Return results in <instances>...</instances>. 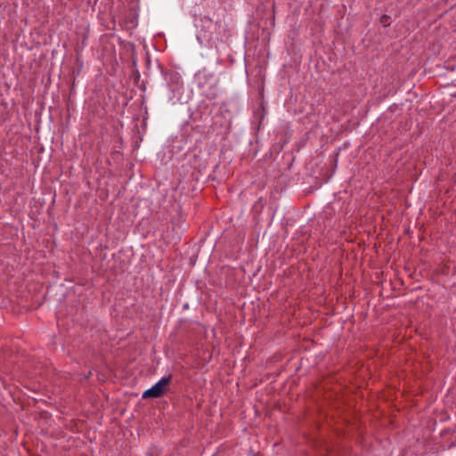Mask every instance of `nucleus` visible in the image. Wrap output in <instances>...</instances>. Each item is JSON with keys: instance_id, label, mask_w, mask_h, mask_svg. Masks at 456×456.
Segmentation results:
<instances>
[{"instance_id": "nucleus-1", "label": "nucleus", "mask_w": 456, "mask_h": 456, "mask_svg": "<svg viewBox=\"0 0 456 456\" xmlns=\"http://www.w3.org/2000/svg\"><path fill=\"white\" fill-rule=\"evenodd\" d=\"M172 375L169 374L167 377H163L151 388L145 390L142 394L143 399L159 398L164 395L167 392V387L172 380Z\"/></svg>"}, {"instance_id": "nucleus-2", "label": "nucleus", "mask_w": 456, "mask_h": 456, "mask_svg": "<svg viewBox=\"0 0 456 456\" xmlns=\"http://www.w3.org/2000/svg\"><path fill=\"white\" fill-rule=\"evenodd\" d=\"M196 80L200 87L204 86L205 84L214 79V74L208 73L206 69L199 71L195 75Z\"/></svg>"}, {"instance_id": "nucleus-3", "label": "nucleus", "mask_w": 456, "mask_h": 456, "mask_svg": "<svg viewBox=\"0 0 456 456\" xmlns=\"http://www.w3.org/2000/svg\"><path fill=\"white\" fill-rule=\"evenodd\" d=\"M166 79L170 83L172 90H175L181 84V77L177 72L170 71L165 74Z\"/></svg>"}, {"instance_id": "nucleus-4", "label": "nucleus", "mask_w": 456, "mask_h": 456, "mask_svg": "<svg viewBox=\"0 0 456 456\" xmlns=\"http://www.w3.org/2000/svg\"><path fill=\"white\" fill-rule=\"evenodd\" d=\"M380 22L384 25V26H389L390 25V17L387 14H383L381 17H380Z\"/></svg>"}, {"instance_id": "nucleus-5", "label": "nucleus", "mask_w": 456, "mask_h": 456, "mask_svg": "<svg viewBox=\"0 0 456 456\" xmlns=\"http://www.w3.org/2000/svg\"><path fill=\"white\" fill-rule=\"evenodd\" d=\"M89 375H91V372H88V374H86V379H88Z\"/></svg>"}, {"instance_id": "nucleus-6", "label": "nucleus", "mask_w": 456, "mask_h": 456, "mask_svg": "<svg viewBox=\"0 0 456 456\" xmlns=\"http://www.w3.org/2000/svg\"><path fill=\"white\" fill-rule=\"evenodd\" d=\"M89 375H91V372H88V374H86V379H88Z\"/></svg>"}, {"instance_id": "nucleus-7", "label": "nucleus", "mask_w": 456, "mask_h": 456, "mask_svg": "<svg viewBox=\"0 0 456 456\" xmlns=\"http://www.w3.org/2000/svg\"><path fill=\"white\" fill-rule=\"evenodd\" d=\"M89 375H91V372H88V374H86V379H88Z\"/></svg>"}]
</instances>
